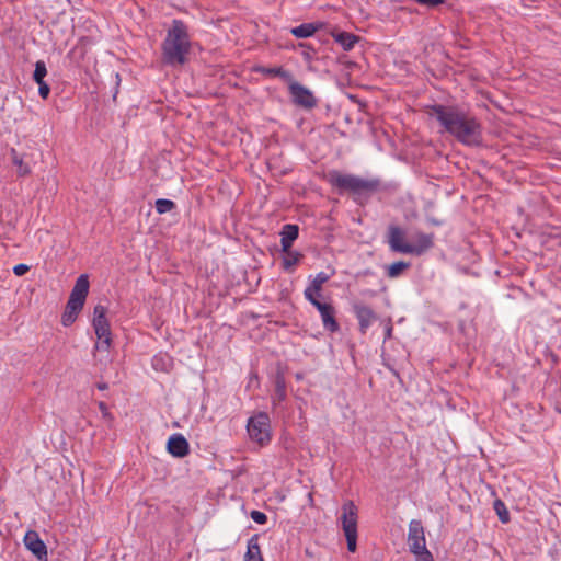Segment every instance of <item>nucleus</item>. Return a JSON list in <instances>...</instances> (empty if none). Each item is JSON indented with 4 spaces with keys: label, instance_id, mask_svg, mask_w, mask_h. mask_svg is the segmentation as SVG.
<instances>
[{
    "label": "nucleus",
    "instance_id": "c85d7f7f",
    "mask_svg": "<svg viewBox=\"0 0 561 561\" xmlns=\"http://www.w3.org/2000/svg\"><path fill=\"white\" fill-rule=\"evenodd\" d=\"M251 518L257 524H264L267 520L266 515L260 511H252Z\"/></svg>",
    "mask_w": 561,
    "mask_h": 561
},
{
    "label": "nucleus",
    "instance_id": "72a5a7b5",
    "mask_svg": "<svg viewBox=\"0 0 561 561\" xmlns=\"http://www.w3.org/2000/svg\"><path fill=\"white\" fill-rule=\"evenodd\" d=\"M96 387L99 390H106L108 388L106 382H99Z\"/></svg>",
    "mask_w": 561,
    "mask_h": 561
},
{
    "label": "nucleus",
    "instance_id": "bb28decb",
    "mask_svg": "<svg viewBox=\"0 0 561 561\" xmlns=\"http://www.w3.org/2000/svg\"><path fill=\"white\" fill-rule=\"evenodd\" d=\"M175 208L174 202L170 199L159 198L156 201V209L159 214H165Z\"/></svg>",
    "mask_w": 561,
    "mask_h": 561
},
{
    "label": "nucleus",
    "instance_id": "7ed1b4c3",
    "mask_svg": "<svg viewBox=\"0 0 561 561\" xmlns=\"http://www.w3.org/2000/svg\"><path fill=\"white\" fill-rule=\"evenodd\" d=\"M89 277L87 274L80 275L70 293L69 299L61 316V323L65 327L71 325L83 309L87 296L89 294Z\"/></svg>",
    "mask_w": 561,
    "mask_h": 561
},
{
    "label": "nucleus",
    "instance_id": "a878e982",
    "mask_svg": "<svg viewBox=\"0 0 561 561\" xmlns=\"http://www.w3.org/2000/svg\"><path fill=\"white\" fill-rule=\"evenodd\" d=\"M494 510L502 523H508L510 513H508L505 504L501 500H495Z\"/></svg>",
    "mask_w": 561,
    "mask_h": 561
},
{
    "label": "nucleus",
    "instance_id": "4468645a",
    "mask_svg": "<svg viewBox=\"0 0 561 561\" xmlns=\"http://www.w3.org/2000/svg\"><path fill=\"white\" fill-rule=\"evenodd\" d=\"M167 449L172 456L182 458L188 454L190 446L183 435L174 434L169 438Z\"/></svg>",
    "mask_w": 561,
    "mask_h": 561
},
{
    "label": "nucleus",
    "instance_id": "f257e3e1",
    "mask_svg": "<svg viewBox=\"0 0 561 561\" xmlns=\"http://www.w3.org/2000/svg\"><path fill=\"white\" fill-rule=\"evenodd\" d=\"M431 115L439 122L445 131L467 146H480L482 130L480 123L472 116L451 106L433 105Z\"/></svg>",
    "mask_w": 561,
    "mask_h": 561
},
{
    "label": "nucleus",
    "instance_id": "c756f323",
    "mask_svg": "<svg viewBox=\"0 0 561 561\" xmlns=\"http://www.w3.org/2000/svg\"><path fill=\"white\" fill-rule=\"evenodd\" d=\"M38 84V93L43 99H47L50 92L49 85L45 82H36Z\"/></svg>",
    "mask_w": 561,
    "mask_h": 561
},
{
    "label": "nucleus",
    "instance_id": "412c9836",
    "mask_svg": "<svg viewBox=\"0 0 561 561\" xmlns=\"http://www.w3.org/2000/svg\"><path fill=\"white\" fill-rule=\"evenodd\" d=\"M319 27L320 24L304 23L297 27H294L291 30V34L297 38H307L312 36L318 31Z\"/></svg>",
    "mask_w": 561,
    "mask_h": 561
},
{
    "label": "nucleus",
    "instance_id": "4be33fe9",
    "mask_svg": "<svg viewBox=\"0 0 561 561\" xmlns=\"http://www.w3.org/2000/svg\"><path fill=\"white\" fill-rule=\"evenodd\" d=\"M286 398V382L284 375L278 373L275 378L274 401H283Z\"/></svg>",
    "mask_w": 561,
    "mask_h": 561
},
{
    "label": "nucleus",
    "instance_id": "1a4fd4ad",
    "mask_svg": "<svg viewBox=\"0 0 561 561\" xmlns=\"http://www.w3.org/2000/svg\"><path fill=\"white\" fill-rule=\"evenodd\" d=\"M287 84L291 101L295 105L306 110H311L317 106V98L313 93L296 81L294 77Z\"/></svg>",
    "mask_w": 561,
    "mask_h": 561
},
{
    "label": "nucleus",
    "instance_id": "aec40b11",
    "mask_svg": "<svg viewBox=\"0 0 561 561\" xmlns=\"http://www.w3.org/2000/svg\"><path fill=\"white\" fill-rule=\"evenodd\" d=\"M255 71L256 72H260L262 75H265V76H271V77H279L280 79H283L285 82H289L293 78V75L287 71V70H284L282 67H272V68H268V67H256L255 68Z\"/></svg>",
    "mask_w": 561,
    "mask_h": 561
},
{
    "label": "nucleus",
    "instance_id": "423d86ee",
    "mask_svg": "<svg viewBox=\"0 0 561 561\" xmlns=\"http://www.w3.org/2000/svg\"><path fill=\"white\" fill-rule=\"evenodd\" d=\"M340 520L346 538L347 550L355 552L357 548L358 508L353 501L344 502Z\"/></svg>",
    "mask_w": 561,
    "mask_h": 561
},
{
    "label": "nucleus",
    "instance_id": "6e6552de",
    "mask_svg": "<svg viewBox=\"0 0 561 561\" xmlns=\"http://www.w3.org/2000/svg\"><path fill=\"white\" fill-rule=\"evenodd\" d=\"M247 430L252 440L263 446L271 440V421L265 412H260L248 421Z\"/></svg>",
    "mask_w": 561,
    "mask_h": 561
},
{
    "label": "nucleus",
    "instance_id": "0eeeda50",
    "mask_svg": "<svg viewBox=\"0 0 561 561\" xmlns=\"http://www.w3.org/2000/svg\"><path fill=\"white\" fill-rule=\"evenodd\" d=\"M107 309L96 305L93 310L92 325L100 342L95 344L96 350L108 351L112 343L110 322L106 318Z\"/></svg>",
    "mask_w": 561,
    "mask_h": 561
},
{
    "label": "nucleus",
    "instance_id": "393cba45",
    "mask_svg": "<svg viewBox=\"0 0 561 561\" xmlns=\"http://www.w3.org/2000/svg\"><path fill=\"white\" fill-rule=\"evenodd\" d=\"M283 252L286 254L285 257L283 259V267L285 270H290L302 257V254H300L299 252H294L290 249L288 251Z\"/></svg>",
    "mask_w": 561,
    "mask_h": 561
},
{
    "label": "nucleus",
    "instance_id": "2eb2a0df",
    "mask_svg": "<svg viewBox=\"0 0 561 561\" xmlns=\"http://www.w3.org/2000/svg\"><path fill=\"white\" fill-rule=\"evenodd\" d=\"M329 280V275L321 272L316 275L312 279L311 284L305 289V298L309 301V297L311 299H318L321 294L322 286L324 283Z\"/></svg>",
    "mask_w": 561,
    "mask_h": 561
},
{
    "label": "nucleus",
    "instance_id": "cd10ccee",
    "mask_svg": "<svg viewBox=\"0 0 561 561\" xmlns=\"http://www.w3.org/2000/svg\"><path fill=\"white\" fill-rule=\"evenodd\" d=\"M46 75H47V69H46L45 62L42 60H38L35 64V70H34V75H33L34 81L35 82L44 81V78Z\"/></svg>",
    "mask_w": 561,
    "mask_h": 561
},
{
    "label": "nucleus",
    "instance_id": "f3484780",
    "mask_svg": "<svg viewBox=\"0 0 561 561\" xmlns=\"http://www.w3.org/2000/svg\"><path fill=\"white\" fill-rule=\"evenodd\" d=\"M332 36L346 51L352 50L355 44L360 39L359 36L348 32H333Z\"/></svg>",
    "mask_w": 561,
    "mask_h": 561
},
{
    "label": "nucleus",
    "instance_id": "f8f14e48",
    "mask_svg": "<svg viewBox=\"0 0 561 561\" xmlns=\"http://www.w3.org/2000/svg\"><path fill=\"white\" fill-rule=\"evenodd\" d=\"M24 545L38 561H47V547L35 530H28L25 534Z\"/></svg>",
    "mask_w": 561,
    "mask_h": 561
},
{
    "label": "nucleus",
    "instance_id": "473e14b6",
    "mask_svg": "<svg viewBox=\"0 0 561 561\" xmlns=\"http://www.w3.org/2000/svg\"><path fill=\"white\" fill-rule=\"evenodd\" d=\"M253 382H259V378L255 373H251L248 387L250 388Z\"/></svg>",
    "mask_w": 561,
    "mask_h": 561
},
{
    "label": "nucleus",
    "instance_id": "7c9ffc66",
    "mask_svg": "<svg viewBox=\"0 0 561 561\" xmlns=\"http://www.w3.org/2000/svg\"><path fill=\"white\" fill-rule=\"evenodd\" d=\"M30 271V266L26 264H18L13 267V272L16 276H22Z\"/></svg>",
    "mask_w": 561,
    "mask_h": 561
},
{
    "label": "nucleus",
    "instance_id": "5701e85b",
    "mask_svg": "<svg viewBox=\"0 0 561 561\" xmlns=\"http://www.w3.org/2000/svg\"><path fill=\"white\" fill-rule=\"evenodd\" d=\"M409 267H410V263H408V262H404V261L394 262L387 267V276L389 278H396V277L400 276Z\"/></svg>",
    "mask_w": 561,
    "mask_h": 561
},
{
    "label": "nucleus",
    "instance_id": "9b49d317",
    "mask_svg": "<svg viewBox=\"0 0 561 561\" xmlns=\"http://www.w3.org/2000/svg\"><path fill=\"white\" fill-rule=\"evenodd\" d=\"M388 244L393 252L408 254L414 251L412 243L405 241V232L394 225L388 227Z\"/></svg>",
    "mask_w": 561,
    "mask_h": 561
},
{
    "label": "nucleus",
    "instance_id": "b1692460",
    "mask_svg": "<svg viewBox=\"0 0 561 561\" xmlns=\"http://www.w3.org/2000/svg\"><path fill=\"white\" fill-rule=\"evenodd\" d=\"M12 162L18 167L19 176H25L31 173V169L27 164L23 162V159L18 156V152L14 148L11 149Z\"/></svg>",
    "mask_w": 561,
    "mask_h": 561
},
{
    "label": "nucleus",
    "instance_id": "2f4dec72",
    "mask_svg": "<svg viewBox=\"0 0 561 561\" xmlns=\"http://www.w3.org/2000/svg\"><path fill=\"white\" fill-rule=\"evenodd\" d=\"M100 411L102 412L103 417L108 419L111 417V413L108 412L107 405L105 402L100 401L98 403Z\"/></svg>",
    "mask_w": 561,
    "mask_h": 561
},
{
    "label": "nucleus",
    "instance_id": "f03ea898",
    "mask_svg": "<svg viewBox=\"0 0 561 561\" xmlns=\"http://www.w3.org/2000/svg\"><path fill=\"white\" fill-rule=\"evenodd\" d=\"M191 43L187 26L181 20H173L171 28L162 44V55L165 64L183 65L190 53Z\"/></svg>",
    "mask_w": 561,
    "mask_h": 561
},
{
    "label": "nucleus",
    "instance_id": "6ab92c4d",
    "mask_svg": "<svg viewBox=\"0 0 561 561\" xmlns=\"http://www.w3.org/2000/svg\"><path fill=\"white\" fill-rule=\"evenodd\" d=\"M243 561H263L257 535L252 536L248 541V550Z\"/></svg>",
    "mask_w": 561,
    "mask_h": 561
},
{
    "label": "nucleus",
    "instance_id": "dca6fc26",
    "mask_svg": "<svg viewBox=\"0 0 561 561\" xmlns=\"http://www.w3.org/2000/svg\"><path fill=\"white\" fill-rule=\"evenodd\" d=\"M299 229L296 225H285L280 232L282 251H288L293 242L298 238Z\"/></svg>",
    "mask_w": 561,
    "mask_h": 561
},
{
    "label": "nucleus",
    "instance_id": "20e7f679",
    "mask_svg": "<svg viewBox=\"0 0 561 561\" xmlns=\"http://www.w3.org/2000/svg\"><path fill=\"white\" fill-rule=\"evenodd\" d=\"M327 180L341 192L348 191L357 195L373 193L378 187L377 181L365 180L352 174H342L335 170L328 173Z\"/></svg>",
    "mask_w": 561,
    "mask_h": 561
},
{
    "label": "nucleus",
    "instance_id": "9d476101",
    "mask_svg": "<svg viewBox=\"0 0 561 561\" xmlns=\"http://www.w3.org/2000/svg\"><path fill=\"white\" fill-rule=\"evenodd\" d=\"M309 302L314 306L321 314L323 327L330 332H336L340 325L335 319V308L331 304L321 302L319 299H311Z\"/></svg>",
    "mask_w": 561,
    "mask_h": 561
},
{
    "label": "nucleus",
    "instance_id": "39448f33",
    "mask_svg": "<svg viewBox=\"0 0 561 561\" xmlns=\"http://www.w3.org/2000/svg\"><path fill=\"white\" fill-rule=\"evenodd\" d=\"M408 545L415 561H434V557L426 548L424 528L421 520L413 519L409 524Z\"/></svg>",
    "mask_w": 561,
    "mask_h": 561
},
{
    "label": "nucleus",
    "instance_id": "a211bd4d",
    "mask_svg": "<svg viewBox=\"0 0 561 561\" xmlns=\"http://www.w3.org/2000/svg\"><path fill=\"white\" fill-rule=\"evenodd\" d=\"M433 245V236L426 233L416 234V243L412 244L414 251H410L408 254L421 255Z\"/></svg>",
    "mask_w": 561,
    "mask_h": 561
},
{
    "label": "nucleus",
    "instance_id": "ddd939ff",
    "mask_svg": "<svg viewBox=\"0 0 561 561\" xmlns=\"http://www.w3.org/2000/svg\"><path fill=\"white\" fill-rule=\"evenodd\" d=\"M353 311L358 320L359 331L365 334L377 316L374 310L360 302L353 304Z\"/></svg>",
    "mask_w": 561,
    "mask_h": 561
}]
</instances>
